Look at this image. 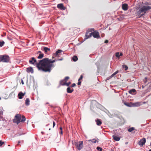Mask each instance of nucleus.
Segmentation results:
<instances>
[{"label":"nucleus","mask_w":151,"mask_h":151,"mask_svg":"<svg viewBox=\"0 0 151 151\" xmlns=\"http://www.w3.org/2000/svg\"><path fill=\"white\" fill-rule=\"evenodd\" d=\"M56 61L55 60H52L51 59H49L47 58H44L40 60L39 63L37 64V68L40 70L50 72L51 68L54 67L52 63Z\"/></svg>","instance_id":"f257e3e1"},{"label":"nucleus","mask_w":151,"mask_h":151,"mask_svg":"<svg viewBox=\"0 0 151 151\" xmlns=\"http://www.w3.org/2000/svg\"><path fill=\"white\" fill-rule=\"evenodd\" d=\"M13 122L18 124L21 122V115L17 114L15 116L14 119H13Z\"/></svg>","instance_id":"f03ea898"},{"label":"nucleus","mask_w":151,"mask_h":151,"mask_svg":"<svg viewBox=\"0 0 151 151\" xmlns=\"http://www.w3.org/2000/svg\"><path fill=\"white\" fill-rule=\"evenodd\" d=\"M145 14V12H144L141 8H140L139 10L137 11L136 13V16H137V17L140 18L144 15Z\"/></svg>","instance_id":"7ed1b4c3"},{"label":"nucleus","mask_w":151,"mask_h":151,"mask_svg":"<svg viewBox=\"0 0 151 151\" xmlns=\"http://www.w3.org/2000/svg\"><path fill=\"white\" fill-rule=\"evenodd\" d=\"M29 62L30 64L36 65L37 67V64L39 63H39L37 62L36 60L34 57H32L30 58L29 60Z\"/></svg>","instance_id":"20e7f679"},{"label":"nucleus","mask_w":151,"mask_h":151,"mask_svg":"<svg viewBox=\"0 0 151 151\" xmlns=\"http://www.w3.org/2000/svg\"><path fill=\"white\" fill-rule=\"evenodd\" d=\"M76 146L77 149L78 150H80L82 149L83 147V141H80L78 142V143L76 144Z\"/></svg>","instance_id":"39448f33"},{"label":"nucleus","mask_w":151,"mask_h":151,"mask_svg":"<svg viewBox=\"0 0 151 151\" xmlns=\"http://www.w3.org/2000/svg\"><path fill=\"white\" fill-rule=\"evenodd\" d=\"M141 9L144 12H145V13L147 10L151 9V7L148 5H145L143 6L141 8Z\"/></svg>","instance_id":"423d86ee"},{"label":"nucleus","mask_w":151,"mask_h":151,"mask_svg":"<svg viewBox=\"0 0 151 151\" xmlns=\"http://www.w3.org/2000/svg\"><path fill=\"white\" fill-rule=\"evenodd\" d=\"M146 139L143 138L141 139L138 143V145L141 147H142L146 142Z\"/></svg>","instance_id":"0eeeda50"},{"label":"nucleus","mask_w":151,"mask_h":151,"mask_svg":"<svg viewBox=\"0 0 151 151\" xmlns=\"http://www.w3.org/2000/svg\"><path fill=\"white\" fill-rule=\"evenodd\" d=\"M3 62H8L9 60V58L8 55H3Z\"/></svg>","instance_id":"6e6552de"},{"label":"nucleus","mask_w":151,"mask_h":151,"mask_svg":"<svg viewBox=\"0 0 151 151\" xmlns=\"http://www.w3.org/2000/svg\"><path fill=\"white\" fill-rule=\"evenodd\" d=\"M92 33V35L94 38H99L100 36L98 32L95 31Z\"/></svg>","instance_id":"1a4fd4ad"},{"label":"nucleus","mask_w":151,"mask_h":151,"mask_svg":"<svg viewBox=\"0 0 151 151\" xmlns=\"http://www.w3.org/2000/svg\"><path fill=\"white\" fill-rule=\"evenodd\" d=\"M92 35V33H89L88 32H86L85 36V39H87L88 38H89L91 37Z\"/></svg>","instance_id":"9d476101"},{"label":"nucleus","mask_w":151,"mask_h":151,"mask_svg":"<svg viewBox=\"0 0 151 151\" xmlns=\"http://www.w3.org/2000/svg\"><path fill=\"white\" fill-rule=\"evenodd\" d=\"M131 104L132 105V107H138L141 105L140 103L139 102H132Z\"/></svg>","instance_id":"9b49d317"},{"label":"nucleus","mask_w":151,"mask_h":151,"mask_svg":"<svg viewBox=\"0 0 151 151\" xmlns=\"http://www.w3.org/2000/svg\"><path fill=\"white\" fill-rule=\"evenodd\" d=\"M57 7L61 10H65V7L63 6V4H58Z\"/></svg>","instance_id":"f8f14e48"},{"label":"nucleus","mask_w":151,"mask_h":151,"mask_svg":"<svg viewBox=\"0 0 151 151\" xmlns=\"http://www.w3.org/2000/svg\"><path fill=\"white\" fill-rule=\"evenodd\" d=\"M122 7L123 10L126 11L128 9V6L127 4H122Z\"/></svg>","instance_id":"ddd939ff"},{"label":"nucleus","mask_w":151,"mask_h":151,"mask_svg":"<svg viewBox=\"0 0 151 151\" xmlns=\"http://www.w3.org/2000/svg\"><path fill=\"white\" fill-rule=\"evenodd\" d=\"M27 71L28 73H33V70L31 67H29L27 68Z\"/></svg>","instance_id":"4468645a"},{"label":"nucleus","mask_w":151,"mask_h":151,"mask_svg":"<svg viewBox=\"0 0 151 151\" xmlns=\"http://www.w3.org/2000/svg\"><path fill=\"white\" fill-rule=\"evenodd\" d=\"M25 95V93H23L22 92H20L18 94V96L19 99H22L23 98V96Z\"/></svg>","instance_id":"2eb2a0df"},{"label":"nucleus","mask_w":151,"mask_h":151,"mask_svg":"<svg viewBox=\"0 0 151 151\" xmlns=\"http://www.w3.org/2000/svg\"><path fill=\"white\" fill-rule=\"evenodd\" d=\"M112 137L116 141H119L120 139V138L119 137L115 135H113Z\"/></svg>","instance_id":"dca6fc26"},{"label":"nucleus","mask_w":151,"mask_h":151,"mask_svg":"<svg viewBox=\"0 0 151 151\" xmlns=\"http://www.w3.org/2000/svg\"><path fill=\"white\" fill-rule=\"evenodd\" d=\"M73 91V89L70 87H68L67 89V91L68 93H71Z\"/></svg>","instance_id":"f3484780"},{"label":"nucleus","mask_w":151,"mask_h":151,"mask_svg":"<svg viewBox=\"0 0 151 151\" xmlns=\"http://www.w3.org/2000/svg\"><path fill=\"white\" fill-rule=\"evenodd\" d=\"M41 53V52L40 51L38 52V54L40 53L39 55L37 57V58L38 59H41L43 57L44 54L43 53Z\"/></svg>","instance_id":"a211bd4d"},{"label":"nucleus","mask_w":151,"mask_h":151,"mask_svg":"<svg viewBox=\"0 0 151 151\" xmlns=\"http://www.w3.org/2000/svg\"><path fill=\"white\" fill-rule=\"evenodd\" d=\"M96 124L98 125H100L102 124V122L100 119H97L96 120Z\"/></svg>","instance_id":"6ab92c4d"},{"label":"nucleus","mask_w":151,"mask_h":151,"mask_svg":"<svg viewBox=\"0 0 151 151\" xmlns=\"http://www.w3.org/2000/svg\"><path fill=\"white\" fill-rule=\"evenodd\" d=\"M136 92V90L134 89H132L131 90L129 91V93L132 94L134 95V93Z\"/></svg>","instance_id":"aec40b11"},{"label":"nucleus","mask_w":151,"mask_h":151,"mask_svg":"<svg viewBox=\"0 0 151 151\" xmlns=\"http://www.w3.org/2000/svg\"><path fill=\"white\" fill-rule=\"evenodd\" d=\"M123 55L122 53L121 52L119 53V52H117L115 54V56L117 58H119L120 56H122Z\"/></svg>","instance_id":"412c9836"},{"label":"nucleus","mask_w":151,"mask_h":151,"mask_svg":"<svg viewBox=\"0 0 151 151\" xmlns=\"http://www.w3.org/2000/svg\"><path fill=\"white\" fill-rule=\"evenodd\" d=\"M66 81L64 80H62L60 82V84L62 85H66Z\"/></svg>","instance_id":"4be33fe9"},{"label":"nucleus","mask_w":151,"mask_h":151,"mask_svg":"<svg viewBox=\"0 0 151 151\" xmlns=\"http://www.w3.org/2000/svg\"><path fill=\"white\" fill-rule=\"evenodd\" d=\"M132 102H131L130 103H124V104L127 106L130 107H132V105L131 104Z\"/></svg>","instance_id":"5701e85b"},{"label":"nucleus","mask_w":151,"mask_h":151,"mask_svg":"<svg viewBox=\"0 0 151 151\" xmlns=\"http://www.w3.org/2000/svg\"><path fill=\"white\" fill-rule=\"evenodd\" d=\"M29 102L30 101L29 99H26L25 100V104L27 106H28L29 105Z\"/></svg>","instance_id":"b1692460"},{"label":"nucleus","mask_w":151,"mask_h":151,"mask_svg":"<svg viewBox=\"0 0 151 151\" xmlns=\"http://www.w3.org/2000/svg\"><path fill=\"white\" fill-rule=\"evenodd\" d=\"M43 50L45 53L47 52L48 51L50 50V49L47 47H44L43 48Z\"/></svg>","instance_id":"393cba45"},{"label":"nucleus","mask_w":151,"mask_h":151,"mask_svg":"<svg viewBox=\"0 0 151 151\" xmlns=\"http://www.w3.org/2000/svg\"><path fill=\"white\" fill-rule=\"evenodd\" d=\"M62 52H63V51L62 50H58V51H57L56 52V54H55V55H56V56L58 55H58L59 53H61Z\"/></svg>","instance_id":"a878e982"},{"label":"nucleus","mask_w":151,"mask_h":151,"mask_svg":"<svg viewBox=\"0 0 151 151\" xmlns=\"http://www.w3.org/2000/svg\"><path fill=\"white\" fill-rule=\"evenodd\" d=\"M72 59H73V60L75 62V61H76L78 60V58L77 57V56H74L72 58Z\"/></svg>","instance_id":"bb28decb"},{"label":"nucleus","mask_w":151,"mask_h":151,"mask_svg":"<svg viewBox=\"0 0 151 151\" xmlns=\"http://www.w3.org/2000/svg\"><path fill=\"white\" fill-rule=\"evenodd\" d=\"M135 130V128L134 127H132L129 128L128 129V131L129 132H132V131Z\"/></svg>","instance_id":"cd10ccee"},{"label":"nucleus","mask_w":151,"mask_h":151,"mask_svg":"<svg viewBox=\"0 0 151 151\" xmlns=\"http://www.w3.org/2000/svg\"><path fill=\"white\" fill-rule=\"evenodd\" d=\"M122 67L125 70H127L128 69V67L126 65H122Z\"/></svg>","instance_id":"c85d7f7f"},{"label":"nucleus","mask_w":151,"mask_h":151,"mask_svg":"<svg viewBox=\"0 0 151 151\" xmlns=\"http://www.w3.org/2000/svg\"><path fill=\"white\" fill-rule=\"evenodd\" d=\"M119 71L117 70L114 73L110 76V77L112 78V77L114 76L117 73H118Z\"/></svg>","instance_id":"c756f323"},{"label":"nucleus","mask_w":151,"mask_h":151,"mask_svg":"<svg viewBox=\"0 0 151 151\" xmlns=\"http://www.w3.org/2000/svg\"><path fill=\"white\" fill-rule=\"evenodd\" d=\"M4 41H0V47H1L3 46L4 45Z\"/></svg>","instance_id":"7c9ffc66"},{"label":"nucleus","mask_w":151,"mask_h":151,"mask_svg":"<svg viewBox=\"0 0 151 151\" xmlns=\"http://www.w3.org/2000/svg\"><path fill=\"white\" fill-rule=\"evenodd\" d=\"M88 141H91L92 142H93V143H96L97 142L96 139H92L91 140H89Z\"/></svg>","instance_id":"2f4dec72"},{"label":"nucleus","mask_w":151,"mask_h":151,"mask_svg":"<svg viewBox=\"0 0 151 151\" xmlns=\"http://www.w3.org/2000/svg\"><path fill=\"white\" fill-rule=\"evenodd\" d=\"M26 120V118L24 116H22V119H21V122H24Z\"/></svg>","instance_id":"473e14b6"},{"label":"nucleus","mask_w":151,"mask_h":151,"mask_svg":"<svg viewBox=\"0 0 151 151\" xmlns=\"http://www.w3.org/2000/svg\"><path fill=\"white\" fill-rule=\"evenodd\" d=\"M96 149L98 150L99 151H102L103 150L102 149L101 147H97Z\"/></svg>","instance_id":"72a5a7b5"},{"label":"nucleus","mask_w":151,"mask_h":151,"mask_svg":"<svg viewBox=\"0 0 151 151\" xmlns=\"http://www.w3.org/2000/svg\"><path fill=\"white\" fill-rule=\"evenodd\" d=\"M69 77H66L64 79V80H65L66 81V82L67 81V80L69 79Z\"/></svg>","instance_id":"f704fd0d"},{"label":"nucleus","mask_w":151,"mask_h":151,"mask_svg":"<svg viewBox=\"0 0 151 151\" xmlns=\"http://www.w3.org/2000/svg\"><path fill=\"white\" fill-rule=\"evenodd\" d=\"M4 143V142H2L1 140H0V146H1Z\"/></svg>","instance_id":"c9c22d12"},{"label":"nucleus","mask_w":151,"mask_h":151,"mask_svg":"<svg viewBox=\"0 0 151 151\" xmlns=\"http://www.w3.org/2000/svg\"><path fill=\"white\" fill-rule=\"evenodd\" d=\"M2 56H0V62H3V58H2Z\"/></svg>","instance_id":"e433bc0d"},{"label":"nucleus","mask_w":151,"mask_h":151,"mask_svg":"<svg viewBox=\"0 0 151 151\" xmlns=\"http://www.w3.org/2000/svg\"><path fill=\"white\" fill-rule=\"evenodd\" d=\"M70 84V82H69L68 83H66V84H66V86H68Z\"/></svg>","instance_id":"4c0bfd02"},{"label":"nucleus","mask_w":151,"mask_h":151,"mask_svg":"<svg viewBox=\"0 0 151 151\" xmlns=\"http://www.w3.org/2000/svg\"><path fill=\"white\" fill-rule=\"evenodd\" d=\"M55 122H53V127H54V126H55Z\"/></svg>","instance_id":"58836bf2"},{"label":"nucleus","mask_w":151,"mask_h":151,"mask_svg":"<svg viewBox=\"0 0 151 151\" xmlns=\"http://www.w3.org/2000/svg\"><path fill=\"white\" fill-rule=\"evenodd\" d=\"M76 85V84L74 83H73L72 84V87H74Z\"/></svg>","instance_id":"ea45409f"},{"label":"nucleus","mask_w":151,"mask_h":151,"mask_svg":"<svg viewBox=\"0 0 151 151\" xmlns=\"http://www.w3.org/2000/svg\"><path fill=\"white\" fill-rule=\"evenodd\" d=\"M83 78V76H81L80 78H79L78 79V81H80V80L81 79Z\"/></svg>","instance_id":"a19ab883"},{"label":"nucleus","mask_w":151,"mask_h":151,"mask_svg":"<svg viewBox=\"0 0 151 151\" xmlns=\"http://www.w3.org/2000/svg\"><path fill=\"white\" fill-rule=\"evenodd\" d=\"M3 112L1 111H0V116L2 115L3 114Z\"/></svg>","instance_id":"79ce46f5"},{"label":"nucleus","mask_w":151,"mask_h":151,"mask_svg":"<svg viewBox=\"0 0 151 151\" xmlns=\"http://www.w3.org/2000/svg\"><path fill=\"white\" fill-rule=\"evenodd\" d=\"M81 84V82H78V85H80Z\"/></svg>","instance_id":"37998d69"},{"label":"nucleus","mask_w":151,"mask_h":151,"mask_svg":"<svg viewBox=\"0 0 151 151\" xmlns=\"http://www.w3.org/2000/svg\"><path fill=\"white\" fill-rule=\"evenodd\" d=\"M21 83H22V85L24 84V81H23V80H22L21 81Z\"/></svg>","instance_id":"c03bdc74"},{"label":"nucleus","mask_w":151,"mask_h":151,"mask_svg":"<svg viewBox=\"0 0 151 151\" xmlns=\"http://www.w3.org/2000/svg\"><path fill=\"white\" fill-rule=\"evenodd\" d=\"M108 42V40H105V43H107Z\"/></svg>","instance_id":"a18cd8bd"},{"label":"nucleus","mask_w":151,"mask_h":151,"mask_svg":"<svg viewBox=\"0 0 151 151\" xmlns=\"http://www.w3.org/2000/svg\"><path fill=\"white\" fill-rule=\"evenodd\" d=\"M60 129L61 130V131H62V127H60Z\"/></svg>","instance_id":"49530a36"},{"label":"nucleus","mask_w":151,"mask_h":151,"mask_svg":"<svg viewBox=\"0 0 151 151\" xmlns=\"http://www.w3.org/2000/svg\"><path fill=\"white\" fill-rule=\"evenodd\" d=\"M60 133L61 134H63V131H62H62H61L60 132Z\"/></svg>","instance_id":"de8ad7c7"},{"label":"nucleus","mask_w":151,"mask_h":151,"mask_svg":"<svg viewBox=\"0 0 151 151\" xmlns=\"http://www.w3.org/2000/svg\"><path fill=\"white\" fill-rule=\"evenodd\" d=\"M63 60V59L62 58V59H59L58 60Z\"/></svg>","instance_id":"09e8293b"},{"label":"nucleus","mask_w":151,"mask_h":151,"mask_svg":"<svg viewBox=\"0 0 151 151\" xmlns=\"http://www.w3.org/2000/svg\"><path fill=\"white\" fill-rule=\"evenodd\" d=\"M20 142H20V141H18V144H19L20 143Z\"/></svg>","instance_id":"8fccbe9b"},{"label":"nucleus","mask_w":151,"mask_h":151,"mask_svg":"<svg viewBox=\"0 0 151 151\" xmlns=\"http://www.w3.org/2000/svg\"><path fill=\"white\" fill-rule=\"evenodd\" d=\"M50 125V124H47V125H46V126H47L48 125Z\"/></svg>","instance_id":"3c124183"},{"label":"nucleus","mask_w":151,"mask_h":151,"mask_svg":"<svg viewBox=\"0 0 151 151\" xmlns=\"http://www.w3.org/2000/svg\"><path fill=\"white\" fill-rule=\"evenodd\" d=\"M128 143V142H126V143H125V144H127Z\"/></svg>","instance_id":"603ef678"},{"label":"nucleus","mask_w":151,"mask_h":151,"mask_svg":"<svg viewBox=\"0 0 151 151\" xmlns=\"http://www.w3.org/2000/svg\"><path fill=\"white\" fill-rule=\"evenodd\" d=\"M145 79H147V78L146 77V78H145Z\"/></svg>","instance_id":"864d4df0"},{"label":"nucleus","mask_w":151,"mask_h":151,"mask_svg":"<svg viewBox=\"0 0 151 151\" xmlns=\"http://www.w3.org/2000/svg\"><path fill=\"white\" fill-rule=\"evenodd\" d=\"M148 151H151V150H149Z\"/></svg>","instance_id":"5fc2aeb1"},{"label":"nucleus","mask_w":151,"mask_h":151,"mask_svg":"<svg viewBox=\"0 0 151 151\" xmlns=\"http://www.w3.org/2000/svg\"><path fill=\"white\" fill-rule=\"evenodd\" d=\"M49 130H50V128L49 129Z\"/></svg>","instance_id":"6e6d98bb"},{"label":"nucleus","mask_w":151,"mask_h":151,"mask_svg":"<svg viewBox=\"0 0 151 151\" xmlns=\"http://www.w3.org/2000/svg\"><path fill=\"white\" fill-rule=\"evenodd\" d=\"M1 99V98L0 97V100Z\"/></svg>","instance_id":"4d7b16f0"}]
</instances>
